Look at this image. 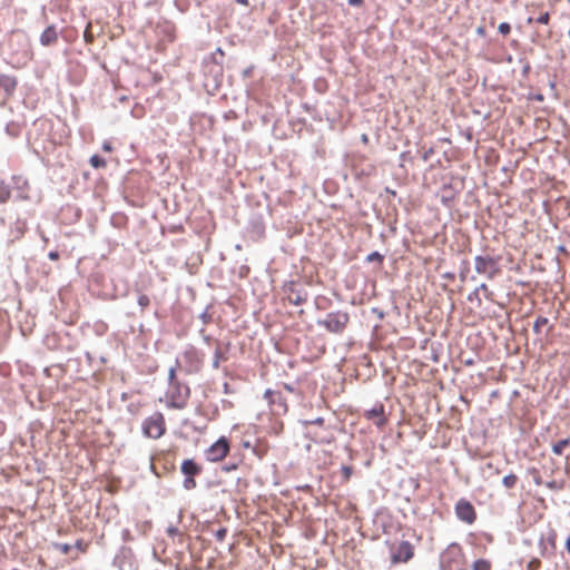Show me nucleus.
<instances>
[{
	"label": "nucleus",
	"instance_id": "63",
	"mask_svg": "<svg viewBox=\"0 0 570 570\" xmlns=\"http://www.w3.org/2000/svg\"><path fill=\"white\" fill-rule=\"evenodd\" d=\"M569 37H570V29H569V32H568Z\"/></svg>",
	"mask_w": 570,
	"mask_h": 570
},
{
	"label": "nucleus",
	"instance_id": "42",
	"mask_svg": "<svg viewBox=\"0 0 570 570\" xmlns=\"http://www.w3.org/2000/svg\"><path fill=\"white\" fill-rule=\"evenodd\" d=\"M433 154H434V148L433 147H430V148L425 149L422 153L423 161H428L432 157Z\"/></svg>",
	"mask_w": 570,
	"mask_h": 570
},
{
	"label": "nucleus",
	"instance_id": "3",
	"mask_svg": "<svg viewBox=\"0 0 570 570\" xmlns=\"http://www.w3.org/2000/svg\"><path fill=\"white\" fill-rule=\"evenodd\" d=\"M190 395L188 385L175 383L169 385L166 397L167 406L170 409H184Z\"/></svg>",
	"mask_w": 570,
	"mask_h": 570
},
{
	"label": "nucleus",
	"instance_id": "24",
	"mask_svg": "<svg viewBox=\"0 0 570 570\" xmlns=\"http://www.w3.org/2000/svg\"><path fill=\"white\" fill-rule=\"evenodd\" d=\"M570 445V438L562 439L552 445V452L557 455H561L563 450Z\"/></svg>",
	"mask_w": 570,
	"mask_h": 570
},
{
	"label": "nucleus",
	"instance_id": "59",
	"mask_svg": "<svg viewBox=\"0 0 570 570\" xmlns=\"http://www.w3.org/2000/svg\"><path fill=\"white\" fill-rule=\"evenodd\" d=\"M362 140H363V141H367V136H366V135H363Z\"/></svg>",
	"mask_w": 570,
	"mask_h": 570
},
{
	"label": "nucleus",
	"instance_id": "13",
	"mask_svg": "<svg viewBox=\"0 0 570 570\" xmlns=\"http://www.w3.org/2000/svg\"><path fill=\"white\" fill-rule=\"evenodd\" d=\"M13 189L16 191V198L19 200H28L30 198V184L28 179L21 175L12 176Z\"/></svg>",
	"mask_w": 570,
	"mask_h": 570
},
{
	"label": "nucleus",
	"instance_id": "9",
	"mask_svg": "<svg viewBox=\"0 0 570 570\" xmlns=\"http://www.w3.org/2000/svg\"><path fill=\"white\" fill-rule=\"evenodd\" d=\"M455 514L459 520L466 524H472L476 520V512L472 503L465 499H460L455 504Z\"/></svg>",
	"mask_w": 570,
	"mask_h": 570
},
{
	"label": "nucleus",
	"instance_id": "7",
	"mask_svg": "<svg viewBox=\"0 0 570 570\" xmlns=\"http://www.w3.org/2000/svg\"><path fill=\"white\" fill-rule=\"evenodd\" d=\"M414 556V547L410 541H401L396 547L392 548V563L409 562Z\"/></svg>",
	"mask_w": 570,
	"mask_h": 570
},
{
	"label": "nucleus",
	"instance_id": "11",
	"mask_svg": "<svg viewBox=\"0 0 570 570\" xmlns=\"http://www.w3.org/2000/svg\"><path fill=\"white\" fill-rule=\"evenodd\" d=\"M266 402L271 407V411L278 414L279 410H286V405L282 402V395L279 392L273 390H266L262 397L256 399V403Z\"/></svg>",
	"mask_w": 570,
	"mask_h": 570
},
{
	"label": "nucleus",
	"instance_id": "36",
	"mask_svg": "<svg viewBox=\"0 0 570 570\" xmlns=\"http://www.w3.org/2000/svg\"><path fill=\"white\" fill-rule=\"evenodd\" d=\"M341 472L344 478V481H348L351 479V475L353 474V468L351 465H343L341 468Z\"/></svg>",
	"mask_w": 570,
	"mask_h": 570
},
{
	"label": "nucleus",
	"instance_id": "57",
	"mask_svg": "<svg viewBox=\"0 0 570 570\" xmlns=\"http://www.w3.org/2000/svg\"><path fill=\"white\" fill-rule=\"evenodd\" d=\"M488 469H493V464L491 462L487 463Z\"/></svg>",
	"mask_w": 570,
	"mask_h": 570
},
{
	"label": "nucleus",
	"instance_id": "21",
	"mask_svg": "<svg viewBox=\"0 0 570 570\" xmlns=\"http://www.w3.org/2000/svg\"><path fill=\"white\" fill-rule=\"evenodd\" d=\"M11 197V188L10 186L4 181L0 180V204L7 203Z\"/></svg>",
	"mask_w": 570,
	"mask_h": 570
},
{
	"label": "nucleus",
	"instance_id": "17",
	"mask_svg": "<svg viewBox=\"0 0 570 570\" xmlns=\"http://www.w3.org/2000/svg\"><path fill=\"white\" fill-rule=\"evenodd\" d=\"M181 472L186 476H195L202 472V468L194 460L188 459L181 463Z\"/></svg>",
	"mask_w": 570,
	"mask_h": 570
},
{
	"label": "nucleus",
	"instance_id": "50",
	"mask_svg": "<svg viewBox=\"0 0 570 570\" xmlns=\"http://www.w3.org/2000/svg\"><path fill=\"white\" fill-rule=\"evenodd\" d=\"M236 469H237V466H236L235 464H233V465H226V466H225V470H226V471H232V470H236Z\"/></svg>",
	"mask_w": 570,
	"mask_h": 570
},
{
	"label": "nucleus",
	"instance_id": "27",
	"mask_svg": "<svg viewBox=\"0 0 570 570\" xmlns=\"http://www.w3.org/2000/svg\"><path fill=\"white\" fill-rule=\"evenodd\" d=\"M527 473L532 476L533 482L537 485H542L543 484V479H542V476L540 474V471L537 468H534V466L528 468Z\"/></svg>",
	"mask_w": 570,
	"mask_h": 570
},
{
	"label": "nucleus",
	"instance_id": "34",
	"mask_svg": "<svg viewBox=\"0 0 570 570\" xmlns=\"http://www.w3.org/2000/svg\"><path fill=\"white\" fill-rule=\"evenodd\" d=\"M177 367L173 366L168 371V384L173 385L175 383H180L176 377Z\"/></svg>",
	"mask_w": 570,
	"mask_h": 570
},
{
	"label": "nucleus",
	"instance_id": "20",
	"mask_svg": "<svg viewBox=\"0 0 570 570\" xmlns=\"http://www.w3.org/2000/svg\"><path fill=\"white\" fill-rule=\"evenodd\" d=\"M252 453H254L258 460L262 461L268 453V446L258 440L257 444L252 446Z\"/></svg>",
	"mask_w": 570,
	"mask_h": 570
},
{
	"label": "nucleus",
	"instance_id": "26",
	"mask_svg": "<svg viewBox=\"0 0 570 570\" xmlns=\"http://www.w3.org/2000/svg\"><path fill=\"white\" fill-rule=\"evenodd\" d=\"M549 323V320L544 316H538L533 323V332L537 334V335H540L541 334V328L546 325H548Z\"/></svg>",
	"mask_w": 570,
	"mask_h": 570
},
{
	"label": "nucleus",
	"instance_id": "6",
	"mask_svg": "<svg viewBox=\"0 0 570 570\" xmlns=\"http://www.w3.org/2000/svg\"><path fill=\"white\" fill-rule=\"evenodd\" d=\"M539 550L542 558L551 560L557 554V532L553 529H549L546 533H542L539 539Z\"/></svg>",
	"mask_w": 570,
	"mask_h": 570
},
{
	"label": "nucleus",
	"instance_id": "5",
	"mask_svg": "<svg viewBox=\"0 0 570 570\" xmlns=\"http://www.w3.org/2000/svg\"><path fill=\"white\" fill-rule=\"evenodd\" d=\"M474 269L488 279H493L500 273L499 257L478 255L474 258Z\"/></svg>",
	"mask_w": 570,
	"mask_h": 570
},
{
	"label": "nucleus",
	"instance_id": "4",
	"mask_svg": "<svg viewBox=\"0 0 570 570\" xmlns=\"http://www.w3.org/2000/svg\"><path fill=\"white\" fill-rule=\"evenodd\" d=\"M142 433L147 438L159 439L166 433V422L163 413L155 412L142 422Z\"/></svg>",
	"mask_w": 570,
	"mask_h": 570
},
{
	"label": "nucleus",
	"instance_id": "39",
	"mask_svg": "<svg viewBox=\"0 0 570 570\" xmlns=\"http://www.w3.org/2000/svg\"><path fill=\"white\" fill-rule=\"evenodd\" d=\"M499 32L503 36H507L511 31V26L508 22H501L498 28Z\"/></svg>",
	"mask_w": 570,
	"mask_h": 570
},
{
	"label": "nucleus",
	"instance_id": "19",
	"mask_svg": "<svg viewBox=\"0 0 570 570\" xmlns=\"http://www.w3.org/2000/svg\"><path fill=\"white\" fill-rule=\"evenodd\" d=\"M307 299V294L306 293H301V292H295L293 289H291V294L288 295V301L289 303L294 304V305H302L303 303H305Z\"/></svg>",
	"mask_w": 570,
	"mask_h": 570
},
{
	"label": "nucleus",
	"instance_id": "44",
	"mask_svg": "<svg viewBox=\"0 0 570 570\" xmlns=\"http://www.w3.org/2000/svg\"><path fill=\"white\" fill-rule=\"evenodd\" d=\"M219 358H220V352H219V350H216L215 360H214V367H218L219 366Z\"/></svg>",
	"mask_w": 570,
	"mask_h": 570
},
{
	"label": "nucleus",
	"instance_id": "46",
	"mask_svg": "<svg viewBox=\"0 0 570 570\" xmlns=\"http://www.w3.org/2000/svg\"><path fill=\"white\" fill-rule=\"evenodd\" d=\"M48 257L51 259V261H57L59 258V253L58 252H50L48 254Z\"/></svg>",
	"mask_w": 570,
	"mask_h": 570
},
{
	"label": "nucleus",
	"instance_id": "35",
	"mask_svg": "<svg viewBox=\"0 0 570 570\" xmlns=\"http://www.w3.org/2000/svg\"><path fill=\"white\" fill-rule=\"evenodd\" d=\"M302 424L307 426V425H318V426H322L324 424V419L322 416H318L316 419H313V420H304L302 421Z\"/></svg>",
	"mask_w": 570,
	"mask_h": 570
},
{
	"label": "nucleus",
	"instance_id": "22",
	"mask_svg": "<svg viewBox=\"0 0 570 570\" xmlns=\"http://www.w3.org/2000/svg\"><path fill=\"white\" fill-rule=\"evenodd\" d=\"M543 484L551 491H561L564 489L566 482L564 480L550 479L543 481Z\"/></svg>",
	"mask_w": 570,
	"mask_h": 570
},
{
	"label": "nucleus",
	"instance_id": "47",
	"mask_svg": "<svg viewBox=\"0 0 570 570\" xmlns=\"http://www.w3.org/2000/svg\"><path fill=\"white\" fill-rule=\"evenodd\" d=\"M464 264H465V267L460 272V276H461L462 279H464L465 273L469 271L468 262H464Z\"/></svg>",
	"mask_w": 570,
	"mask_h": 570
},
{
	"label": "nucleus",
	"instance_id": "32",
	"mask_svg": "<svg viewBox=\"0 0 570 570\" xmlns=\"http://www.w3.org/2000/svg\"><path fill=\"white\" fill-rule=\"evenodd\" d=\"M83 39L87 43H92L95 41V37L91 32V23H88L85 32H83Z\"/></svg>",
	"mask_w": 570,
	"mask_h": 570
},
{
	"label": "nucleus",
	"instance_id": "43",
	"mask_svg": "<svg viewBox=\"0 0 570 570\" xmlns=\"http://www.w3.org/2000/svg\"><path fill=\"white\" fill-rule=\"evenodd\" d=\"M400 159L402 161H406V160H411L412 157H411V153L410 151H403L401 155H400Z\"/></svg>",
	"mask_w": 570,
	"mask_h": 570
},
{
	"label": "nucleus",
	"instance_id": "62",
	"mask_svg": "<svg viewBox=\"0 0 570 570\" xmlns=\"http://www.w3.org/2000/svg\"><path fill=\"white\" fill-rule=\"evenodd\" d=\"M562 250H564V247L560 246L559 252H562Z\"/></svg>",
	"mask_w": 570,
	"mask_h": 570
},
{
	"label": "nucleus",
	"instance_id": "18",
	"mask_svg": "<svg viewBox=\"0 0 570 570\" xmlns=\"http://www.w3.org/2000/svg\"><path fill=\"white\" fill-rule=\"evenodd\" d=\"M265 225L262 217H257L252 220V239L261 238L264 236Z\"/></svg>",
	"mask_w": 570,
	"mask_h": 570
},
{
	"label": "nucleus",
	"instance_id": "8",
	"mask_svg": "<svg viewBox=\"0 0 570 570\" xmlns=\"http://www.w3.org/2000/svg\"><path fill=\"white\" fill-rule=\"evenodd\" d=\"M229 451V444L226 438H220L206 450V459L210 462L222 461Z\"/></svg>",
	"mask_w": 570,
	"mask_h": 570
},
{
	"label": "nucleus",
	"instance_id": "55",
	"mask_svg": "<svg viewBox=\"0 0 570 570\" xmlns=\"http://www.w3.org/2000/svg\"><path fill=\"white\" fill-rule=\"evenodd\" d=\"M550 472H553V469H551V471H550ZM544 474H547V476H549V478H550L552 473H548V471L544 469Z\"/></svg>",
	"mask_w": 570,
	"mask_h": 570
},
{
	"label": "nucleus",
	"instance_id": "37",
	"mask_svg": "<svg viewBox=\"0 0 570 570\" xmlns=\"http://www.w3.org/2000/svg\"><path fill=\"white\" fill-rule=\"evenodd\" d=\"M150 304V298L148 295L146 294H140L138 296V305L141 307V308H146L147 306H149Z\"/></svg>",
	"mask_w": 570,
	"mask_h": 570
},
{
	"label": "nucleus",
	"instance_id": "58",
	"mask_svg": "<svg viewBox=\"0 0 570 570\" xmlns=\"http://www.w3.org/2000/svg\"><path fill=\"white\" fill-rule=\"evenodd\" d=\"M268 466H269V469L272 470V473H273L274 472V466H275L274 463H271Z\"/></svg>",
	"mask_w": 570,
	"mask_h": 570
},
{
	"label": "nucleus",
	"instance_id": "49",
	"mask_svg": "<svg viewBox=\"0 0 570 570\" xmlns=\"http://www.w3.org/2000/svg\"><path fill=\"white\" fill-rule=\"evenodd\" d=\"M533 99L537 100V101H542L543 100V95L537 94V95L533 96Z\"/></svg>",
	"mask_w": 570,
	"mask_h": 570
},
{
	"label": "nucleus",
	"instance_id": "31",
	"mask_svg": "<svg viewBox=\"0 0 570 570\" xmlns=\"http://www.w3.org/2000/svg\"><path fill=\"white\" fill-rule=\"evenodd\" d=\"M479 293H480V291H479V289H478V287H476L473 292H471V293L468 295V301H470V302H476V305H478V306H481L482 301H481V298H480V294H479Z\"/></svg>",
	"mask_w": 570,
	"mask_h": 570
},
{
	"label": "nucleus",
	"instance_id": "38",
	"mask_svg": "<svg viewBox=\"0 0 570 570\" xmlns=\"http://www.w3.org/2000/svg\"><path fill=\"white\" fill-rule=\"evenodd\" d=\"M541 567V561L537 558L531 559L527 564V570H539Z\"/></svg>",
	"mask_w": 570,
	"mask_h": 570
},
{
	"label": "nucleus",
	"instance_id": "61",
	"mask_svg": "<svg viewBox=\"0 0 570 570\" xmlns=\"http://www.w3.org/2000/svg\"><path fill=\"white\" fill-rule=\"evenodd\" d=\"M499 473H500L499 469H494V474H499Z\"/></svg>",
	"mask_w": 570,
	"mask_h": 570
},
{
	"label": "nucleus",
	"instance_id": "28",
	"mask_svg": "<svg viewBox=\"0 0 570 570\" xmlns=\"http://www.w3.org/2000/svg\"><path fill=\"white\" fill-rule=\"evenodd\" d=\"M538 22V23H541V24H548L549 21H550V13L549 12H543L541 13L537 19L532 18V17H529L527 19V23H532V22Z\"/></svg>",
	"mask_w": 570,
	"mask_h": 570
},
{
	"label": "nucleus",
	"instance_id": "10",
	"mask_svg": "<svg viewBox=\"0 0 570 570\" xmlns=\"http://www.w3.org/2000/svg\"><path fill=\"white\" fill-rule=\"evenodd\" d=\"M183 362L186 365L187 373H196L202 368L203 355L194 347L187 348L183 355Z\"/></svg>",
	"mask_w": 570,
	"mask_h": 570
},
{
	"label": "nucleus",
	"instance_id": "14",
	"mask_svg": "<svg viewBox=\"0 0 570 570\" xmlns=\"http://www.w3.org/2000/svg\"><path fill=\"white\" fill-rule=\"evenodd\" d=\"M365 417L373 421V423L381 428L386 424L387 420L384 414V405L376 403L372 409L365 411Z\"/></svg>",
	"mask_w": 570,
	"mask_h": 570
},
{
	"label": "nucleus",
	"instance_id": "29",
	"mask_svg": "<svg viewBox=\"0 0 570 570\" xmlns=\"http://www.w3.org/2000/svg\"><path fill=\"white\" fill-rule=\"evenodd\" d=\"M89 161L94 168H104L107 165L106 160L98 155L91 156Z\"/></svg>",
	"mask_w": 570,
	"mask_h": 570
},
{
	"label": "nucleus",
	"instance_id": "54",
	"mask_svg": "<svg viewBox=\"0 0 570 570\" xmlns=\"http://www.w3.org/2000/svg\"><path fill=\"white\" fill-rule=\"evenodd\" d=\"M550 472H553V469H551V471H550ZM544 474H547V476H549V478H550L552 473H548V471L544 469Z\"/></svg>",
	"mask_w": 570,
	"mask_h": 570
},
{
	"label": "nucleus",
	"instance_id": "60",
	"mask_svg": "<svg viewBox=\"0 0 570 570\" xmlns=\"http://www.w3.org/2000/svg\"><path fill=\"white\" fill-rule=\"evenodd\" d=\"M238 2L243 3V4H246L247 3V0H237Z\"/></svg>",
	"mask_w": 570,
	"mask_h": 570
},
{
	"label": "nucleus",
	"instance_id": "15",
	"mask_svg": "<svg viewBox=\"0 0 570 570\" xmlns=\"http://www.w3.org/2000/svg\"><path fill=\"white\" fill-rule=\"evenodd\" d=\"M58 41V32L55 26H49L40 36V43L45 47L52 46Z\"/></svg>",
	"mask_w": 570,
	"mask_h": 570
},
{
	"label": "nucleus",
	"instance_id": "56",
	"mask_svg": "<svg viewBox=\"0 0 570 570\" xmlns=\"http://www.w3.org/2000/svg\"><path fill=\"white\" fill-rule=\"evenodd\" d=\"M465 364H466V365H472V364H473V361H472V360H468V361H465Z\"/></svg>",
	"mask_w": 570,
	"mask_h": 570
},
{
	"label": "nucleus",
	"instance_id": "2",
	"mask_svg": "<svg viewBox=\"0 0 570 570\" xmlns=\"http://www.w3.org/2000/svg\"><path fill=\"white\" fill-rule=\"evenodd\" d=\"M350 322V315L344 311L330 312L323 320H317V325L333 334H342Z\"/></svg>",
	"mask_w": 570,
	"mask_h": 570
},
{
	"label": "nucleus",
	"instance_id": "41",
	"mask_svg": "<svg viewBox=\"0 0 570 570\" xmlns=\"http://www.w3.org/2000/svg\"><path fill=\"white\" fill-rule=\"evenodd\" d=\"M227 530L225 528H219L215 531V537L218 541H223L226 537Z\"/></svg>",
	"mask_w": 570,
	"mask_h": 570
},
{
	"label": "nucleus",
	"instance_id": "12",
	"mask_svg": "<svg viewBox=\"0 0 570 570\" xmlns=\"http://www.w3.org/2000/svg\"><path fill=\"white\" fill-rule=\"evenodd\" d=\"M17 83L18 82L16 77L8 75L0 76V91L2 102H7L11 98L17 88Z\"/></svg>",
	"mask_w": 570,
	"mask_h": 570
},
{
	"label": "nucleus",
	"instance_id": "1",
	"mask_svg": "<svg viewBox=\"0 0 570 570\" xmlns=\"http://www.w3.org/2000/svg\"><path fill=\"white\" fill-rule=\"evenodd\" d=\"M442 570H465V561L462 548L453 542L440 556Z\"/></svg>",
	"mask_w": 570,
	"mask_h": 570
},
{
	"label": "nucleus",
	"instance_id": "48",
	"mask_svg": "<svg viewBox=\"0 0 570 570\" xmlns=\"http://www.w3.org/2000/svg\"><path fill=\"white\" fill-rule=\"evenodd\" d=\"M476 33H478L479 36H484V33H485V29H484V27H479V28L476 29Z\"/></svg>",
	"mask_w": 570,
	"mask_h": 570
},
{
	"label": "nucleus",
	"instance_id": "51",
	"mask_svg": "<svg viewBox=\"0 0 570 570\" xmlns=\"http://www.w3.org/2000/svg\"><path fill=\"white\" fill-rule=\"evenodd\" d=\"M566 549L570 553V537L566 541Z\"/></svg>",
	"mask_w": 570,
	"mask_h": 570
},
{
	"label": "nucleus",
	"instance_id": "52",
	"mask_svg": "<svg viewBox=\"0 0 570 570\" xmlns=\"http://www.w3.org/2000/svg\"><path fill=\"white\" fill-rule=\"evenodd\" d=\"M102 148H104V150H106V151H111V146H110L109 144H105V145L102 146Z\"/></svg>",
	"mask_w": 570,
	"mask_h": 570
},
{
	"label": "nucleus",
	"instance_id": "25",
	"mask_svg": "<svg viewBox=\"0 0 570 570\" xmlns=\"http://www.w3.org/2000/svg\"><path fill=\"white\" fill-rule=\"evenodd\" d=\"M519 478L514 473L505 475L502 480V484L505 489H513L518 484Z\"/></svg>",
	"mask_w": 570,
	"mask_h": 570
},
{
	"label": "nucleus",
	"instance_id": "23",
	"mask_svg": "<svg viewBox=\"0 0 570 570\" xmlns=\"http://www.w3.org/2000/svg\"><path fill=\"white\" fill-rule=\"evenodd\" d=\"M471 570H492V562L488 559H478L472 563Z\"/></svg>",
	"mask_w": 570,
	"mask_h": 570
},
{
	"label": "nucleus",
	"instance_id": "40",
	"mask_svg": "<svg viewBox=\"0 0 570 570\" xmlns=\"http://www.w3.org/2000/svg\"><path fill=\"white\" fill-rule=\"evenodd\" d=\"M196 487V481L194 479V476H186V479L184 480V488L186 490H191Z\"/></svg>",
	"mask_w": 570,
	"mask_h": 570
},
{
	"label": "nucleus",
	"instance_id": "16",
	"mask_svg": "<svg viewBox=\"0 0 570 570\" xmlns=\"http://www.w3.org/2000/svg\"><path fill=\"white\" fill-rule=\"evenodd\" d=\"M307 436L314 442L318 444H330L332 443L335 438L332 432L326 431H315V432H308Z\"/></svg>",
	"mask_w": 570,
	"mask_h": 570
},
{
	"label": "nucleus",
	"instance_id": "33",
	"mask_svg": "<svg viewBox=\"0 0 570 570\" xmlns=\"http://www.w3.org/2000/svg\"><path fill=\"white\" fill-rule=\"evenodd\" d=\"M383 259H384V256L382 254H380L379 252H372L366 257V262H368V263H371V262L382 263Z\"/></svg>",
	"mask_w": 570,
	"mask_h": 570
},
{
	"label": "nucleus",
	"instance_id": "30",
	"mask_svg": "<svg viewBox=\"0 0 570 570\" xmlns=\"http://www.w3.org/2000/svg\"><path fill=\"white\" fill-rule=\"evenodd\" d=\"M478 289L479 291H482L483 292V295L485 297V299L490 301V302H493L494 301V293L492 291L489 289V287L487 286V284H481L480 286H478Z\"/></svg>",
	"mask_w": 570,
	"mask_h": 570
},
{
	"label": "nucleus",
	"instance_id": "45",
	"mask_svg": "<svg viewBox=\"0 0 570 570\" xmlns=\"http://www.w3.org/2000/svg\"><path fill=\"white\" fill-rule=\"evenodd\" d=\"M347 3L353 7H360L363 4V0H347Z\"/></svg>",
	"mask_w": 570,
	"mask_h": 570
},
{
	"label": "nucleus",
	"instance_id": "53",
	"mask_svg": "<svg viewBox=\"0 0 570 570\" xmlns=\"http://www.w3.org/2000/svg\"><path fill=\"white\" fill-rule=\"evenodd\" d=\"M444 277H445V278H450V279H452V278L454 277V275H453V274H450V273H446V274H444Z\"/></svg>",
	"mask_w": 570,
	"mask_h": 570
}]
</instances>
